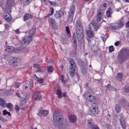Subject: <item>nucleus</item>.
<instances>
[{
	"label": "nucleus",
	"instance_id": "f257e3e1",
	"mask_svg": "<svg viewBox=\"0 0 129 129\" xmlns=\"http://www.w3.org/2000/svg\"><path fill=\"white\" fill-rule=\"evenodd\" d=\"M36 33V28L31 29L29 32V36L25 37L23 39V42L25 45L28 46L33 40V36Z\"/></svg>",
	"mask_w": 129,
	"mask_h": 129
},
{
	"label": "nucleus",
	"instance_id": "f03ea898",
	"mask_svg": "<svg viewBox=\"0 0 129 129\" xmlns=\"http://www.w3.org/2000/svg\"><path fill=\"white\" fill-rule=\"evenodd\" d=\"M53 120L57 124H60V122L62 121V114L58 111H55L53 113Z\"/></svg>",
	"mask_w": 129,
	"mask_h": 129
},
{
	"label": "nucleus",
	"instance_id": "7ed1b4c3",
	"mask_svg": "<svg viewBox=\"0 0 129 129\" xmlns=\"http://www.w3.org/2000/svg\"><path fill=\"white\" fill-rule=\"evenodd\" d=\"M70 64L71 66L70 67V75L71 77H74V75H75V70H76V66L75 65V62H74V60L71 59L70 60Z\"/></svg>",
	"mask_w": 129,
	"mask_h": 129
},
{
	"label": "nucleus",
	"instance_id": "20e7f679",
	"mask_svg": "<svg viewBox=\"0 0 129 129\" xmlns=\"http://www.w3.org/2000/svg\"><path fill=\"white\" fill-rule=\"evenodd\" d=\"M75 13V6L72 5L71 6L70 11L69 12V17L68 23L71 24L73 22V18L74 17V13Z\"/></svg>",
	"mask_w": 129,
	"mask_h": 129
},
{
	"label": "nucleus",
	"instance_id": "39448f33",
	"mask_svg": "<svg viewBox=\"0 0 129 129\" xmlns=\"http://www.w3.org/2000/svg\"><path fill=\"white\" fill-rule=\"evenodd\" d=\"M90 111L92 114H98L99 113V109H98V105L96 103H93L90 108Z\"/></svg>",
	"mask_w": 129,
	"mask_h": 129
},
{
	"label": "nucleus",
	"instance_id": "423d86ee",
	"mask_svg": "<svg viewBox=\"0 0 129 129\" xmlns=\"http://www.w3.org/2000/svg\"><path fill=\"white\" fill-rule=\"evenodd\" d=\"M9 63L10 65H13V66H18L21 64V60L18 57H11L9 59Z\"/></svg>",
	"mask_w": 129,
	"mask_h": 129
},
{
	"label": "nucleus",
	"instance_id": "0eeeda50",
	"mask_svg": "<svg viewBox=\"0 0 129 129\" xmlns=\"http://www.w3.org/2000/svg\"><path fill=\"white\" fill-rule=\"evenodd\" d=\"M34 84L33 83V81L30 80V81L26 82L23 85V88L26 89V90H31L33 88Z\"/></svg>",
	"mask_w": 129,
	"mask_h": 129
},
{
	"label": "nucleus",
	"instance_id": "6e6552de",
	"mask_svg": "<svg viewBox=\"0 0 129 129\" xmlns=\"http://www.w3.org/2000/svg\"><path fill=\"white\" fill-rule=\"evenodd\" d=\"M103 16H104V13L101 12V10H98L97 13V22H100L102 19H103Z\"/></svg>",
	"mask_w": 129,
	"mask_h": 129
},
{
	"label": "nucleus",
	"instance_id": "1a4fd4ad",
	"mask_svg": "<svg viewBox=\"0 0 129 129\" xmlns=\"http://www.w3.org/2000/svg\"><path fill=\"white\" fill-rule=\"evenodd\" d=\"M69 119L71 123H75L77 121V117L75 115H70L69 116Z\"/></svg>",
	"mask_w": 129,
	"mask_h": 129
},
{
	"label": "nucleus",
	"instance_id": "9d476101",
	"mask_svg": "<svg viewBox=\"0 0 129 129\" xmlns=\"http://www.w3.org/2000/svg\"><path fill=\"white\" fill-rule=\"evenodd\" d=\"M34 100H40L42 98V95L40 92H36L33 95Z\"/></svg>",
	"mask_w": 129,
	"mask_h": 129
},
{
	"label": "nucleus",
	"instance_id": "9b49d317",
	"mask_svg": "<svg viewBox=\"0 0 129 129\" xmlns=\"http://www.w3.org/2000/svg\"><path fill=\"white\" fill-rule=\"evenodd\" d=\"M120 122L122 128H126V123L125 122V119L123 117H122L120 118Z\"/></svg>",
	"mask_w": 129,
	"mask_h": 129
},
{
	"label": "nucleus",
	"instance_id": "f8f14e48",
	"mask_svg": "<svg viewBox=\"0 0 129 129\" xmlns=\"http://www.w3.org/2000/svg\"><path fill=\"white\" fill-rule=\"evenodd\" d=\"M88 125L90 129H99L97 125L94 124L92 122H89V121H88Z\"/></svg>",
	"mask_w": 129,
	"mask_h": 129
},
{
	"label": "nucleus",
	"instance_id": "ddd939ff",
	"mask_svg": "<svg viewBox=\"0 0 129 129\" xmlns=\"http://www.w3.org/2000/svg\"><path fill=\"white\" fill-rule=\"evenodd\" d=\"M34 17V16H33V15L32 14H28V13H26L23 17V19L24 21H25V22H26V21H28V20H30V19H33V17Z\"/></svg>",
	"mask_w": 129,
	"mask_h": 129
},
{
	"label": "nucleus",
	"instance_id": "4468645a",
	"mask_svg": "<svg viewBox=\"0 0 129 129\" xmlns=\"http://www.w3.org/2000/svg\"><path fill=\"white\" fill-rule=\"evenodd\" d=\"M64 15V13L62 11H57L56 13L54 14V17L55 19H60V18H62V16Z\"/></svg>",
	"mask_w": 129,
	"mask_h": 129
},
{
	"label": "nucleus",
	"instance_id": "2eb2a0df",
	"mask_svg": "<svg viewBox=\"0 0 129 129\" xmlns=\"http://www.w3.org/2000/svg\"><path fill=\"white\" fill-rule=\"evenodd\" d=\"M87 100L90 102H93V103H95V102L96 101V98L91 95H90L88 96Z\"/></svg>",
	"mask_w": 129,
	"mask_h": 129
},
{
	"label": "nucleus",
	"instance_id": "dca6fc26",
	"mask_svg": "<svg viewBox=\"0 0 129 129\" xmlns=\"http://www.w3.org/2000/svg\"><path fill=\"white\" fill-rule=\"evenodd\" d=\"M5 50L8 53H12L15 51V47L12 46H7Z\"/></svg>",
	"mask_w": 129,
	"mask_h": 129
},
{
	"label": "nucleus",
	"instance_id": "f3484780",
	"mask_svg": "<svg viewBox=\"0 0 129 129\" xmlns=\"http://www.w3.org/2000/svg\"><path fill=\"white\" fill-rule=\"evenodd\" d=\"M4 18L8 22H12V15L11 14L8 13L7 15L4 16Z\"/></svg>",
	"mask_w": 129,
	"mask_h": 129
},
{
	"label": "nucleus",
	"instance_id": "a211bd4d",
	"mask_svg": "<svg viewBox=\"0 0 129 129\" xmlns=\"http://www.w3.org/2000/svg\"><path fill=\"white\" fill-rule=\"evenodd\" d=\"M121 53H123V54L125 56L126 58H128V55H129V50L128 49L126 48H122L121 50Z\"/></svg>",
	"mask_w": 129,
	"mask_h": 129
},
{
	"label": "nucleus",
	"instance_id": "6ab92c4d",
	"mask_svg": "<svg viewBox=\"0 0 129 129\" xmlns=\"http://www.w3.org/2000/svg\"><path fill=\"white\" fill-rule=\"evenodd\" d=\"M33 78L36 80L37 82H39V83H41V84L43 83L44 82V79L42 78H39L36 75H33Z\"/></svg>",
	"mask_w": 129,
	"mask_h": 129
},
{
	"label": "nucleus",
	"instance_id": "aec40b11",
	"mask_svg": "<svg viewBox=\"0 0 129 129\" xmlns=\"http://www.w3.org/2000/svg\"><path fill=\"white\" fill-rule=\"evenodd\" d=\"M106 15L107 18H111V15H112V10L111 8H109L106 12Z\"/></svg>",
	"mask_w": 129,
	"mask_h": 129
},
{
	"label": "nucleus",
	"instance_id": "412c9836",
	"mask_svg": "<svg viewBox=\"0 0 129 129\" xmlns=\"http://www.w3.org/2000/svg\"><path fill=\"white\" fill-rule=\"evenodd\" d=\"M122 76L123 74L122 73H119L117 74L116 79L118 81H122Z\"/></svg>",
	"mask_w": 129,
	"mask_h": 129
},
{
	"label": "nucleus",
	"instance_id": "4be33fe9",
	"mask_svg": "<svg viewBox=\"0 0 129 129\" xmlns=\"http://www.w3.org/2000/svg\"><path fill=\"white\" fill-rule=\"evenodd\" d=\"M48 112L47 110H41L39 111L38 114L41 116H42V115H43V116H46V115H48Z\"/></svg>",
	"mask_w": 129,
	"mask_h": 129
},
{
	"label": "nucleus",
	"instance_id": "5701e85b",
	"mask_svg": "<svg viewBox=\"0 0 129 129\" xmlns=\"http://www.w3.org/2000/svg\"><path fill=\"white\" fill-rule=\"evenodd\" d=\"M87 35L89 38H93L94 37V34H93V31L88 30L87 31Z\"/></svg>",
	"mask_w": 129,
	"mask_h": 129
},
{
	"label": "nucleus",
	"instance_id": "b1692460",
	"mask_svg": "<svg viewBox=\"0 0 129 129\" xmlns=\"http://www.w3.org/2000/svg\"><path fill=\"white\" fill-rule=\"evenodd\" d=\"M56 95H57L58 98L60 99L62 97V91L60 89H58L56 90Z\"/></svg>",
	"mask_w": 129,
	"mask_h": 129
},
{
	"label": "nucleus",
	"instance_id": "393cba45",
	"mask_svg": "<svg viewBox=\"0 0 129 129\" xmlns=\"http://www.w3.org/2000/svg\"><path fill=\"white\" fill-rule=\"evenodd\" d=\"M81 27V25H80V23L79 22H77L76 24V30L77 32H79V31H80Z\"/></svg>",
	"mask_w": 129,
	"mask_h": 129
},
{
	"label": "nucleus",
	"instance_id": "a878e982",
	"mask_svg": "<svg viewBox=\"0 0 129 129\" xmlns=\"http://www.w3.org/2000/svg\"><path fill=\"white\" fill-rule=\"evenodd\" d=\"M6 105L7 108L10 109L9 110H12V109L14 108V105H13V104L11 103H8Z\"/></svg>",
	"mask_w": 129,
	"mask_h": 129
},
{
	"label": "nucleus",
	"instance_id": "bb28decb",
	"mask_svg": "<svg viewBox=\"0 0 129 129\" xmlns=\"http://www.w3.org/2000/svg\"><path fill=\"white\" fill-rule=\"evenodd\" d=\"M0 106H2V107H4V106H6V101H5V100L1 98H0Z\"/></svg>",
	"mask_w": 129,
	"mask_h": 129
},
{
	"label": "nucleus",
	"instance_id": "cd10ccee",
	"mask_svg": "<svg viewBox=\"0 0 129 129\" xmlns=\"http://www.w3.org/2000/svg\"><path fill=\"white\" fill-rule=\"evenodd\" d=\"M115 110L118 113L120 112V107L119 106V105L117 104L115 106Z\"/></svg>",
	"mask_w": 129,
	"mask_h": 129
},
{
	"label": "nucleus",
	"instance_id": "c85d7f7f",
	"mask_svg": "<svg viewBox=\"0 0 129 129\" xmlns=\"http://www.w3.org/2000/svg\"><path fill=\"white\" fill-rule=\"evenodd\" d=\"M122 27H123V22H122V21H119L117 23V27L119 29H120V28H122Z\"/></svg>",
	"mask_w": 129,
	"mask_h": 129
},
{
	"label": "nucleus",
	"instance_id": "c756f323",
	"mask_svg": "<svg viewBox=\"0 0 129 129\" xmlns=\"http://www.w3.org/2000/svg\"><path fill=\"white\" fill-rule=\"evenodd\" d=\"M3 112L4 115H7V114L8 115H9V116H11V112L7 111V110H4Z\"/></svg>",
	"mask_w": 129,
	"mask_h": 129
},
{
	"label": "nucleus",
	"instance_id": "7c9ffc66",
	"mask_svg": "<svg viewBox=\"0 0 129 129\" xmlns=\"http://www.w3.org/2000/svg\"><path fill=\"white\" fill-rule=\"evenodd\" d=\"M49 24H50L52 26H54L55 25V20L52 18H49Z\"/></svg>",
	"mask_w": 129,
	"mask_h": 129
},
{
	"label": "nucleus",
	"instance_id": "2f4dec72",
	"mask_svg": "<svg viewBox=\"0 0 129 129\" xmlns=\"http://www.w3.org/2000/svg\"><path fill=\"white\" fill-rule=\"evenodd\" d=\"M54 70V69H53V67L51 66H50L47 68V72H53Z\"/></svg>",
	"mask_w": 129,
	"mask_h": 129
},
{
	"label": "nucleus",
	"instance_id": "473e14b6",
	"mask_svg": "<svg viewBox=\"0 0 129 129\" xmlns=\"http://www.w3.org/2000/svg\"><path fill=\"white\" fill-rule=\"evenodd\" d=\"M32 2V0H24V5H30L31 3Z\"/></svg>",
	"mask_w": 129,
	"mask_h": 129
},
{
	"label": "nucleus",
	"instance_id": "72a5a7b5",
	"mask_svg": "<svg viewBox=\"0 0 129 129\" xmlns=\"http://www.w3.org/2000/svg\"><path fill=\"white\" fill-rule=\"evenodd\" d=\"M48 3H49L50 5L53 7H56L57 6V3L56 2L48 1Z\"/></svg>",
	"mask_w": 129,
	"mask_h": 129
},
{
	"label": "nucleus",
	"instance_id": "f704fd0d",
	"mask_svg": "<svg viewBox=\"0 0 129 129\" xmlns=\"http://www.w3.org/2000/svg\"><path fill=\"white\" fill-rule=\"evenodd\" d=\"M77 37L79 41H80V40H81L83 38L82 35H81L80 33H78L77 34Z\"/></svg>",
	"mask_w": 129,
	"mask_h": 129
},
{
	"label": "nucleus",
	"instance_id": "c9c22d12",
	"mask_svg": "<svg viewBox=\"0 0 129 129\" xmlns=\"http://www.w3.org/2000/svg\"><path fill=\"white\" fill-rule=\"evenodd\" d=\"M73 40L74 41V44H76V43H77V39H76V35H73Z\"/></svg>",
	"mask_w": 129,
	"mask_h": 129
},
{
	"label": "nucleus",
	"instance_id": "e433bc0d",
	"mask_svg": "<svg viewBox=\"0 0 129 129\" xmlns=\"http://www.w3.org/2000/svg\"><path fill=\"white\" fill-rule=\"evenodd\" d=\"M114 51V47L113 46H110L109 47V51L111 53V52H113Z\"/></svg>",
	"mask_w": 129,
	"mask_h": 129
},
{
	"label": "nucleus",
	"instance_id": "4c0bfd02",
	"mask_svg": "<svg viewBox=\"0 0 129 129\" xmlns=\"http://www.w3.org/2000/svg\"><path fill=\"white\" fill-rule=\"evenodd\" d=\"M34 68H36L37 69H38V70H39V71H40V66L38 64H34Z\"/></svg>",
	"mask_w": 129,
	"mask_h": 129
},
{
	"label": "nucleus",
	"instance_id": "58836bf2",
	"mask_svg": "<svg viewBox=\"0 0 129 129\" xmlns=\"http://www.w3.org/2000/svg\"><path fill=\"white\" fill-rule=\"evenodd\" d=\"M66 32L67 33V34H70V29H69V27L67 26L66 27Z\"/></svg>",
	"mask_w": 129,
	"mask_h": 129
},
{
	"label": "nucleus",
	"instance_id": "ea45409f",
	"mask_svg": "<svg viewBox=\"0 0 129 129\" xmlns=\"http://www.w3.org/2000/svg\"><path fill=\"white\" fill-rule=\"evenodd\" d=\"M50 12L51 14H49L48 16H52L53 15V14H54V8H51Z\"/></svg>",
	"mask_w": 129,
	"mask_h": 129
},
{
	"label": "nucleus",
	"instance_id": "a19ab883",
	"mask_svg": "<svg viewBox=\"0 0 129 129\" xmlns=\"http://www.w3.org/2000/svg\"><path fill=\"white\" fill-rule=\"evenodd\" d=\"M60 80L62 83H65V81H64V76L62 75L60 78Z\"/></svg>",
	"mask_w": 129,
	"mask_h": 129
},
{
	"label": "nucleus",
	"instance_id": "79ce46f5",
	"mask_svg": "<svg viewBox=\"0 0 129 129\" xmlns=\"http://www.w3.org/2000/svg\"><path fill=\"white\" fill-rule=\"evenodd\" d=\"M20 85H21L19 83H15V87H16V88H19V87H20Z\"/></svg>",
	"mask_w": 129,
	"mask_h": 129
},
{
	"label": "nucleus",
	"instance_id": "37998d69",
	"mask_svg": "<svg viewBox=\"0 0 129 129\" xmlns=\"http://www.w3.org/2000/svg\"><path fill=\"white\" fill-rule=\"evenodd\" d=\"M15 109H16V110H17V111H19L20 110V106H19V105H16Z\"/></svg>",
	"mask_w": 129,
	"mask_h": 129
},
{
	"label": "nucleus",
	"instance_id": "c03bdc74",
	"mask_svg": "<svg viewBox=\"0 0 129 129\" xmlns=\"http://www.w3.org/2000/svg\"><path fill=\"white\" fill-rule=\"evenodd\" d=\"M120 44V42L117 41L114 43L115 46H118Z\"/></svg>",
	"mask_w": 129,
	"mask_h": 129
},
{
	"label": "nucleus",
	"instance_id": "a18cd8bd",
	"mask_svg": "<svg viewBox=\"0 0 129 129\" xmlns=\"http://www.w3.org/2000/svg\"><path fill=\"white\" fill-rule=\"evenodd\" d=\"M98 29H99V27H97V26H94V31H97V30H98Z\"/></svg>",
	"mask_w": 129,
	"mask_h": 129
},
{
	"label": "nucleus",
	"instance_id": "49530a36",
	"mask_svg": "<svg viewBox=\"0 0 129 129\" xmlns=\"http://www.w3.org/2000/svg\"><path fill=\"white\" fill-rule=\"evenodd\" d=\"M16 95H17V96H18V97H19V98H21V95H20V93L19 92H16Z\"/></svg>",
	"mask_w": 129,
	"mask_h": 129
},
{
	"label": "nucleus",
	"instance_id": "de8ad7c7",
	"mask_svg": "<svg viewBox=\"0 0 129 129\" xmlns=\"http://www.w3.org/2000/svg\"><path fill=\"white\" fill-rule=\"evenodd\" d=\"M103 7H104L105 9H106V8H107V4L106 3L103 4Z\"/></svg>",
	"mask_w": 129,
	"mask_h": 129
},
{
	"label": "nucleus",
	"instance_id": "09e8293b",
	"mask_svg": "<svg viewBox=\"0 0 129 129\" xmlns=\"http://www.w3.org/2000/svg\"><path fill=\"white\" fill-rule=\"evenodd\" d=\"M16 33L17 34H21V32H20V30L19 29H17L16 31H15Z\"/></svg>",
	"mask_w": 129,
	"mask_h": 129
},
{
	"label": "nucleus",
	"instance_id": "8fccbe9b",
	"mask_svg": "<svg viewBox=\"0 0 129 129\" xmlns=\"http://www.w3.org/2000/svg\"><path fill=\"white\" fill-rule=\"evenodd\" d=\"M126 28H129V22H127L126 24Z\"/></svg>",
	"mask_w": 129,
	"mask_h": 129
},
{
	"label": "nucleus",
	"instance_id": "3c124183",
	"mask_svg": "<svg viewBox=\"0 0 129 129\" xmlns=\"http://www.w3.org/2000/svg\"><path fill=\"white\" fill-rule=\"evenodd\" d=\"M30 129H38V128H37V127H34H34H33V126H30Z\"/></svg>",
	"mask_w": 129,
	"mask_h": 129
},
{
	"label": "nucleus",
	"instance_id": "603ef678",
	"mask_svg": "<svg viewBox=\"0 0 129 129\" xmlns=\"http://www.w3.org/2000/svg\"><path fill=\"white\" fill-rule=\"evenodd\" d=\"M90 39H91V38H89V37L87 38V41L88 42H89V43L91 42V40H90Z\"/></svg>",
	"mask_w": 129,
	"mask_h": 129
},
{
	"label": "nucleus",
	"instance_id": "864d4df0",
	"mask_svg": "<svg viewBox=\"0 0 129 129\" xmlns=\"http://www.w3.org/2000/svg\"><path fill=\"white\" fill-rule=\"evenodd\" d=\"M124 91H125V92H129V88H127V89H125Z\"/></svg>",
	"mask_w": 129,
	"mask_h": 129
},
{
	"label": "nucleus",
	"instance_id": "5fc2aeb1",
	"mask_svg": "<svg viewBox=\"0 0 129 129\" xmlns=\"http://www.w3.org/2000/svg\"><path fill=\"white\" fill-rule=\"evenodd\" d=\"M63 97H66L67 96V94H66V93H64L63 94Z\"/></svg>",
	"mask_w": 129,
	"mask_h": 129
},
{
	"label": "nucleus",
	"instance_id": "6e6d98bb",
	"mask_svg": "<svg viewBox=\"0 0 129 129\" xmlns=\"http://www.w3.org/2000/svg\"><path fill=\"white\" fill-rule=\"evenodd\" d=\"M50 16L51 15H49V14H47L46 16L44 17V19H47V18H48V17H50Z\"/></svg>",
	"mask_w": 129,
	"mask_h": 129
},
{
	"label": "nucleus",
	"instance_id": "4d7b16f0",
	"mask_svg": "<svg viewBox=\"0 0 129 129\" xmlns=\"http://www.w3.org/2000/svg\"><path fill=\"white\" fill-rule=\"evenodd\" d=\"M5 27H6V28H8L9 24H5Z\"/></svg>",
	"mask_w": 129,
	"mask_h": 129
},
{
	"label": "nucleus",
	"instance_id": "13d9d810",
	"mask_svg": "<svg viewBox=\"0 0 129 129\" xmlns=\"http://www.w3.org/2000/svg\"><path fill=\"white\" fill-rule=\"evenodd\" d=\"M124 2H125V3H129V0H124Z\"/></svg>",
	"mask_w": 129,
	"mask_h": 129
},
{
	"label": "nucleus",
	"instance_id": "bf43d9fd",
	"mask_svg": "<svg viewBox=\"0 0 129 129\" xmlns=\"http://www.w3.org/2000/svg\"><path fill=\"white\" fill-rule=\"evenodd\" d=\"M41 2H43V3H45V2H46V0H40Z\"/></svg>",
	"mask_w": 129,
	"mask_h": 129
},
{
	"label": "nucleus",
	"instance_id": "052dcab7",
	"mask_svg": "<svg viewBox=\"0 0 129 129\" xmlns=\"http://www.w3.org/2000/svg\"><path fill=\"white\" fill-rule=\"evenodd\" d=\"M84 1V2H89V1H90V0H83Z\"/></svg>",
	"mask_w": 129,
	"mask_h": 129
},
{
	"label": "nucleus",
	"instance_id": "680f3d73",
	"mask_svg": "<svg viewBox=\"0 0 129 129\" xmlns=\"http://www.w3.org/2000/svg\"><path fill=\"white\" fill-rule=\"evenodd\" d=\"M112 87H110L109 88H110V90H111V88H112Z\"/></svg>",
	"mask_w": 129,
	"mask_h": 129
},
{
	"label": "nucleus",
	"instance_id": "e2e57ef3",
	"mask_svg": "<svg viewBox=\"0 0 129 129\" xmlns=\"http://www.w3.org/2000/svg\"><path fill=\"white\" fill-rule=\"evenodd\" d=\"M117 1H118V2H119V0H117Z\"/></svg>",
	"mask_w": 129,
	"mask_h": 129
},
{
	"label": "nucleus",
	"instance_id": "0e129e2a",
	"mask_svg": "<svg viewBox=\"0 0 129 129\" xmlns=\"http://www.w3.org/2000/svg\"><path fill=\"white\" fill-rule=\"evenodd\" d=\"M0 83H1V79H0Z\"/></svg>",
	"mask_w": 129,
	"mask_h": 129
}]
</instances>
